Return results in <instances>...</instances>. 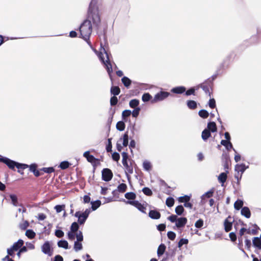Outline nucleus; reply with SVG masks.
<instances>
[{
  "mask_svg": "<svg viewBox=\"0 0 261 261\" xmlns=\"http://www.w3.org/2000/svg\"><path fill=\"white\" fill-rule=\"evenodd\" d=\"M93 24L97 30L99 29L100 24V18L99 14L98 7L96 2L92 0L89 4L87 14V18L81 24L79 30L82 37L91 46V42L89 41L90 37L92 31Z\"/></svg>",
  "mask_w": 261,
  "mask_h": 261,
  "instance_id": "f257e3e1",
  "label": "nucleus"
},
{
  "mask_svg": "<svg viewBox=\"0 0 261 261\" xmlns=\"http://www.w3.org/2000/svg\"><path fill=\"white\" fill-rule=\"evenodd\" d=\"M103 50L105 54H106V57H107V60L106 61H105L104 58L102 57L103 54L101 52L99 54L98 56H99L100 60L105 65L107 70V72H108L109 74L110 75L111 73L113 71L112 64L110 63V58H109V54H108V52L105 50V49L104 48H103Z\"/></svg>",
  "mask_w": 261,
  "mask_h": 261,
  "instance_id": "f03ea898",
  "label": "nucleus"
},
{
  "mask_svg": "<svg viewBox=\"0 0 261 261\" xmlns=\"http://www.w3.org/2000/svg\"><path fill=\"white\" fill-rule=\"evenodd\" d=\"M170 95V93L166 91H161L158 93H156L152 100V102H156L160 101H162L167 97H168Z\"/></svg>",
  "mask_w": 261,
  "mask_h": 261,
  "instance_id": "7ed1b4c3",
  "label": "nucleus"
},
{
  "mask_svg": "<svg viewBox=\"0 0 261 261\" xmlns=\"http://www.w3.org/2000/svg\"><path fill=\"white\" fill-rule=\"evenodd\" d=\"M126 203L131 204L134 206H135L139 211L143 213L146 214V207L144 206L141 203H140L138 201H125L124 200Z\"/></svg>",
  "mask_w": 261,
  "mask_h": 261,
  "instance_id": "20e7f679",
  "label": "nucleus"
},
{
  "mask_svg": "<svg viewBox=\"0 0 261 261\" xmlns=\"http://www.w3.org/2000/svg\"><path fill=\"white\" fill-rule=\"evenodd\" d=\"M102 179L105 181H109L113 177V173L112 171L108 168H105L102 170Z\"/></svg>",
  "mask_w": 261,
  "mask_h": 261,
  "instance_id": "39448f33",
  "label": "nucleus"
},
{
  "mask_svg": "<svg viewBox=\"0 0 261 261\" xmlns=\"http://www.w3.org/2000/svg\"><path fill=\"white\" fill-rule=\"evenodd\" d=\"M41 251L45 254L50 256L53 254V250H51L50 245L48 241H46L41 246Z\"/></svg>",
  "mask_w": 261,
  "mask_h": 261,
  "instance_id": "423d86ee",
  "label": "nucleus"
},
{
  "mask_svg": "<svg viewBox=\"0 0 261 261\" xmlns=\"http://www.w3.org/2000/svg\"><path fill=\"white\" fill-rule=\"evenodd\" d=\"M0 162H3L6 164L8 167L11 169H14L15 167H16V162L12 161L7 158L6 157H1L0 158Z\"/></svg>",
  "mask_w": 261,
  "mask_h": 261,
  "instance_id": "0eeeda50",
  "label": "nucleus"
},
{
  "mask_svg": "<svg viewBox=\"0 0 261 261\" xmlns=\"http://www.w3.org/2000/svg\"><path fill=\"white\" fill-rule=\"evenodd\" d=\"M249 168L248 166H246L244 164H237L235 166L234 170L235 171L237 172L238 173L241 172V174H242L244 171Z\"/></svg>",
  "mask_w": 261,
  "mask_h": 261,
  "instance_id": "6e6552de",
  "label": "nucleus"
},
{
  "mask_svg": "<svg viewBox=\"0 0 261 261\" xmlns=\"http://www.w3.org/2000/svg\"><path fill=\"white\" fill-rule=\"evenodd\" d=\"M187 222V219L185 217H180L177 219L176 222V226L177 228L184 227Z\"/></svg>",
  "mask_w": 261,
  "mask_h": 261,
  "instance_id": "1a4fd4ad",
  "label": "nucleus"
},
{
  "mask_svg": "<svg viewBox=\"0 0 261 261\" xmlns=\"http://www.w3.org/2000/svg\"><path fill=\"white\" fill-rule=\"evenodd\" d=\"M74 216L78 218V222L81 224H83L86 220H87V218L85 216H83L82 214L80 212H76Z\"/></svg>",
  "mask_w": 261,
  "mask_h": 261,
  "instance_id": "9d476101",
  "label": "nucleus"
},
{
  "mask_svg": "<svg viewBox=\"0 0 261 261\" xmlns=\"http://www.w3.org/2000/svg\"><path fill=\"white\" fill-rule=\"evenodd\" d=\"M221 144L224 146L227 150H230L232 149L235 153H237L236 150L233 148L232 143L230 141H226L225 140H222L221 141Z\"/></svg>",
  "mask_w": 261,
  "mask_h": 261,
  "instance_id": "9b49d317",
  "label": "nucleus"
},
{
  "mask_svg": "<svg viewBox=\"0 0 261 261\" xmlns=\"http://www.w3.org/2000/svg\"><path fill=\"white\" fill-rule=\"evenodd\" d=\"M148 216L152 219H159L161 217V214L156 210H150Z\"/></svg>",
  "mask_w": 261,
  "mask_h": 261,
  "instance_id": "f8f14e48",
  "label": "nucleus"
},
{
  "mask_svg": "<svg viewBox=\"0 0 261 261\" xmlns=\"http://www.w3.org/2000/svg\"><path fill=\"white\" fill-rule=\"evenodd\" d=\"M10 198L11 200V203L14 206H22V204H19L18 201V198L16 195L15 194H11L10 195Z\"/></svg>",
  "mask_w": 261,
  "mask_h": 261,
  "instance_id": "ddd939ff",
  "label": "nucleus"
},
{
  "mask_svg": "<svg viewBox=\"0 0 261 261\" xmlns=\"http://www.w3.org/2000/svg\"><path fill=\"white\" fill-rule=\"evenodd\" d=\"M23 243L22 240L19 239L17 242L14 243L11 248L15 251H17L23 246Z\"/></svg>",
  "mask_w": 261,
  "mask_h": 261,
  "instance_id": "4468645a",
  "label": "nucleus"
},
{
  "mask_svg": "<svg viewBox=\"0 0 261 261\" xmlns=\"http://www.w3.org/2000/svg\"><path fill=\"white\" fill-rule=\"evenodd\" d=\"M186 89L184 86L176 87L171 89V92L175 94H182L185 92Z\"/></svg>",
  "mask_w": 261,
  "mask_h": 261,
  "instance_id": "2eb2a0df",
  "label": "nucleus"
},
{
  "mask_svg": "<svg viewBox=\"0 0 261 261\" xmlns=\"http://www.w3.org/2000/svg\"><path fill=\"white\" fill-rule=\"evenodd\" d=\"M241 215L245 217L246 218H249L251 216V212L249 208L247 206H244L242 208Z\"/></svg>",
  "mask_w": 261,
  "mask_h": 261,
  "instance_id": "dca6fc26",
  "label": "nucleus"
},
{
  "mask_svg": "<svg viewBox=\"0 0 261 261\" xmlns=\"http://www.w3.org/2000/svg\"><path fill=\"white\" fill-rule=\"evenodd\" d=\"M253 246L261 250V240L259 237H254L252 240Z\"/></svg>",
  "mask_w": 261,
  "mask_h": 261,
  "instance_id": "f3484780",
  "label": "nucleus"
},
{
  "mask_svg": "<svg viewBox=\"0 0 261 261\" xmlns=\"http://www.w3.org/2000/svg\"><path fill=\"white\" fill-rule=\"evenodd\" d=\"M83 156L87 159L89 162L90 163H92L96 160L93 155L90 154L89 151L85 152L83 154Z\"/></svg>",
  "mask_w": 261,
  "mask_h": 261,
  "instance_id": "a211bd4d",
  "label": "nucleus"
},
{
  "mask_svg": "<svg viewBox=\"0 0 261 261\" xmlns=\"http://www.w3.org/2000/svg\"><path fill=\"white\" fill-rule=\"evenodd\" d=\"M210 132L214 133L217 131V126L215 122H210L208 123L207 128Z\"/></svg>",
  "mask_w": 261,
  "mask_h": 261,
  "instance_id": "6ab92c4d",
  "label": "nucleus"
},
{
  "mask_svg": "<svg viewBox=\"0 0 261 261\" xmlns=\"http://www.w3.org/2000/svg\"><path fill=\"white\" fill-rule=\"evenodd\" d=\"M187 105L188 108L191 110H194L197 108V102L192 100H189L187 101Z\"/></svg>",
  "mask_w": 261,
  "mask_h": 261,
  "instance_id": "aec40b11",
  "label": "nucleus"
},
{
  "mask_svg": "<svg viewBox=\"0 0 261 261\" xmlns=\"http://www.w3.org/2000/svg\"><path fill=\"white\" fill-rule=\"evenodd\" d=\"M121 81L124 86L127 88H128L129 87L132 83V81L126 76H123L121 79Z\"/></svg>",
  "mask_w": 261,
  "mask_h": 261,
  "instance_id": "412c9836",
  "label": "nucleus"
},
{
  "mask_svg": "<svg viewBox=\"0 0 261 261\" xmlns=\"http://www.w3.org/2000/svg\"><path fill=\"white\" fill-rule=\"evenodd\" d=\"M132 111L129 110H125L122 113V119L125 122L127 121V118L130 116Z\"/></svg>",
  "mask_w": 261,
  "mask_h": 261,
  "instance_id": "4be33fe9",
  "label": "nucleus"
},
{
  "mask_svg": "<svg viewBox=\"0 0 261 261\" xmlns=\"http://www.w3.org/2000/svg\"><path fill=\"white\" fill-rule=\"evenodd\" d=\"M224 229L226 232H228L231 230L232 228V223L229 222L227 219H225L224 222Z\"/></svg>",
  "mask_w": 261,
  "mask_h": 261,
  "instance_id": "5701e85b",
  "label": "nucleus"
},
{
  "mask_svg": "<svg viewBox=\"0 0 261 261\" xmlns=\"http://www.w3.org/2000/svg\"><path fill=\"white\" fill-rule=\"evenodd\" d=\"M211 136V132L207 129H204L201 134L202 139L204 141H206Z\"/></svg>",
  "mask_w": 261,
  "mask_h": 261,
  "instance_id": "b1692460",
  "label": "nucleus"
},
{
  "mask_svg": "<svg viewBox=\"0 0 261 261\" xmlns=\"http://www.w3.org/2000/svg\"><path fill=\"white\" fill-rule=\"evenodd\" d=\"M227 174L224 172H222L220 173V174L218 176V180L222 184V186L224 184L227 179Z\"/></svg>",
  "mask_w": 261,
  "mask_h": 261,
  "instance_id": "393cba45",
  "label": "nucleus"
},
{
  "mask_svg": "<svg viewBox=\"0 0 261 261\" xmlns=\"http://www.w3.org/2000/svg\"><path fill=\"white\" fill-rule=\"evenodd\" d=\"M139 100L137 99H132L129 102V106L131 108L135 109L136 108H139L138 107L139 105Z\"/></svg>",
  "mask_w": 261,
  "mask_h": 261,
  "instance_id": "a878e982",
  "label": "nucleus"
},
{
  "mask_svg": "<svg viewBox=\"0 0 261 261\" xmlns=\"http://www.w3.org/2000/svg\"><path fill=\"white\" fill-rule=\"evenodd\" d=\"M166 246L164 244H161L159 245L157 251V254L158 256H160L164 254L166 250Z\"/></svg>",
  "mask_w": 261,
  "mask_h": 261,
  "instance_id": "bb28decb",
  "label": "nucleus"
},
{
  "mask_svg": "<svg viewBox=\"0 0 261 261\" xmlns=\"http://www.w3.org/2000/svg\"><path fill=\"white\" fill-rule=\"evenodd\" d=\"M58 246L59 247L63 248L64 249L68 248V243L66 240H60L58 242Z\"/></svg>",
  "mask_w": 261,
  "mask_h": 261,
  "instance_id": "cd10ccee",
  "label": "nucleus"
},
{
  "mask_svg": "<svg viewBox=\"0 0 261 261\" xmlns=\"http://www.w3.org/2000/svg\"><path fill=\"white\" fill-rule=\"evenodd\" d=\"M125 124L124 121H119L116 124V128L119 131H123L124 130Z\"/></svg>",
  "mask_w": 261,
  "mask_h": 261,
  "instance_id": "c85d7f7f",
  "label": "nucleus"
},
{
  "mask_svg": "<svg viewBox=\"0 0 261 261\" xmlns=\"http://www.w3.org/2000/svg\"><path fill=\"white\" fill-rule=\"evenodd\" d=\"M91 203L92 205L91 208L92 209L93 211H95L100 206L101 201L99 200H97L94 201H92Z\"/></svg>",
  "mask_w": 261,
  "mask_h": 261,
  "instance_id": "c756f323",
  "label": "nucleus"
},
{
  "mask_svg": "<svg viewBox=\"0 0 261 261\" xmlns=\"http://www.w3.org/2000/svg\"><path fill=\"white\" fill-rule=\"evenodd\" d=\"M120 92V89L118 86H112L111 88V93L114 96L118 95Z\"/></svg>",
  "mask_w": 261,
  "mask_h": 261,
  "instance_id": "7c9ffc66",
  "label": "nucleus"
},
{
  "mask_svg": "<svg viewBox=\"0 0 261 261\" xmlns=\"http://www.w3.org/2000/svg\"><path fill=\"white\" fill-rule=\"evenodd\" d=\"M243 205V201L241 200H237L234 203V207L237 210H239Z\"/></svg>",
  "mask_w": 261,
  "mask_h": 261,
  "instance_id": "2f4dec72",
  "label": "nucleus"
},
{
  "mask_svg": "<svg viewBox=\"0 0 261 261\" xmlns=\"http://www.w3.org/2000/svg\"><path fill=\"white\" fill-rule=\"evenodd\" d=\"M123 166L125 168V172H126V173L127 174V173H128V174H132L133 173V167L131 165V164L128 165V164L127 163V164L124 165Z\"/></svg>",
  "mask_w": 261,
  "mask_h": 261,
  "instance_id": "473e14b6",
  "label": "nucleus"
},
{
  "mask_svg": "<svg viewBox=\"0 0 261 261\" xmlns=\"http://www.w3.org/2000/svg\"><path fill=\"white\" fill-rule=\"evenodd\" d=\"M25 236L29 239H32L36 236L35 232L32 229H28L25 232Z\"/></svg>",
  "mask_w": 261,
  "mask_h": 261,
  "instance_id": "72a5a7b5",
  "label": "nucleus"
},
{
  "mask_svg": "<svg viewBox=\"0 0 261 261\" xmlns=\"http://www.w3.org/2000/svg\"><path fill=\"white\" fill-rule=\"evenodd\" d=\"M74 249L76 252H77L83 248V246L82 243L79 241H75L74 243Z\"/></svg>",
  "mask_w": 261,
  "mask_h": 261,
  "instance_id": "f704fd0d",
  "label": "nucleus"
},
{
  "mask_svg": "<svg viewBox=\"0 0 261 261\" xmlns=\"http://www.w3.org/2000/svg\"><path fill=\"white\" fill-rule=\"evenodd\" d=\"M198 114L200 117L202 118H206L208 117L209 114L205 110H201L199 111Z\"/></svg>",
  "mask_w": 261,
  "mask_h": 261,
  "instance_id": "c9c22d12",
  "label": "nucleus"
},
{
  "mask_svg": "<svg viewBox=\"0 0 261 261\" xmlns=\"http://www.w3.org/2000/svg\"><path fill=\"white\" fill-rule=\"evenodd\" d=\"M127 189V186L126 184L122 183L118 185L117 187V191L121 193L124 192Z\"/></svg>",
  "mask_w": 261,
  "mask_h": 261,
  "instance_id": "e433bc0d",
  "label": "nucleus"
},
{
  "mask_svg": "<svg viewBox=\"0 0 261 261\" xmlns=\"http://www.w3.org/2000/svg\"><path fill=\"white\" fill-rule=\"evenodd\" d=\"M29 166L27 164L16 163V167L18 169V172H20L21 169L23 170L27 168Z\"/></svg>",
  "mask_w": 261,
  "mask_h": 261,
  "instance_id": "4c0bfd02",
  "label": "nucleus"
},
{
  "mask_svg": "<svg viewBox=\"0 0 261 261\" xmlns=\"http://www.w3.org/2000/svg\"><path fill=\"white\" fill-rule=\"evenodd\" d=\"M184 211V208L181 205H178L175 209V212L177 215H181Z\"/></svg>",
  "mask_w": 261,
  "mask_h": 261,
  "instance_id": "58836bf2",
  "label": "nucleus"
},
{
  "mask_svg": "<svg viewBox=\"0 0 261 261\" xmlns=\"http://www.w3.org/2000/svg\"><path fill=\"white\" fill-rule=\"evenodd\" d=\"M125 197L128 200H134L136 197V195L133 192H127L125 194Z\"/></svg>",
  "mask_w": 261,
  "mask_h": 261,
  "instance_id": "ea45409f",
  "label": "nucleus"
},
{
  "mask_svg": "<svg viewBox=\"0 0 261 261\" xmlns=\"http://www.w3.org/2000/svg\"><path fill=\"white\" fill-rule=\"evenodd\" d=\"M128 144V135L127 132L125 133L123 136V146L126 147Z\"/></svg>",
  "mask_w": 261,
  "mask_h": 261,
  "instance_id": "a19ab883",
  "label": "nucleus"
},
{
  "mask_svg": "<svg viewBox=\"0 0 261 261\" xmlns=\"http://www.w3.org/2000/svg\"><path fill=\"white\" fill-rule=\"evenodd\" d=\"M143 167L145 170L149 171L151 168V165L149 161H145L143 163Z\"/></svg>",
  "mask_w": 261,
  "mask_h": 261,
  "instance_id": "79ce46f5",
  "label": "nucleus"
},
{
  "mask_svg": "<svg viewBox=\"0 0 261 261\" xmlns=\"http://www.w3.org/2000/svg\"><path fill=\"white\" fill-rule=\"evenodd\" d=\"M79 228V226L78 223L77 222H74L72 223L71 225V227H70L71 231H72L73 232H76L78 230Z\"/></svg>",
  "mask_w": 261,
  "mask_h": 261,
  "instance_id": "37998d69",
  "label": "nucleus"
},
{
  "mask_svg": "<svg viewBox=\"0 0 261 261\" xmlns=\"http://www.w3.org/2000/svg\"><path fill=\"white\" fill-rule=\"evenodd\" d=\"M174 203V199L172 197H168L166 201V204L168 207H172Z\"/></svg>",
  "mask_w": 261,
  "mask_h": 261,
  "instance_id": "c03bdc74",
  "label": "nucleus"
},
{
  "mask_svg": "<svg viewBox=\"0 0 261 261\" xmlns=\"http://www.w3.org/2000/svg\"><path fill=\"white\" fill-rule=\"evenodd\" d=\"M70 164L67 161H63L60 164V168L62 169H66L69 167Z\"/></svg>",
  "mask_w": 261,
  "mask_h": 261,
  "instance_id": "a18cd8bd",
  "label": "nucleus"
},
{
  "mask_svg": "<svg viewBox=\"0 0 261 261\" xmlns=\"http://www.w3.org/2000/svg\"><path fill=\"white\" fill-rule=\"evenodd\" d=\"M151 96L150 95V94H149L148 93H144L143 95H142V100L144 101V102H147L149 100H150V99H151Z\"/></svg>",
  "mask_w": 261,
  "mask_h": 261,
  "instance_id": "49530a36",
  "label": "nucleus"
},
{
  "mask_svg": "<svg viewBox=\"0 0 261 261\" xmlns=\"http://www.w3.org/2000/svg\"><path fill=\"white\" fill-rule=\"evenodd\" d=\"M190 199V196L188 195H185L184 196H181L178 198V201L179 202H185L189 201Z\"/></svg>",
  "mask_w": 261,
  "mask_h": 261,
  "instance_id": "de8ad7c7",
  "label": "nucleus"
},
{
  "mask_svg": "<svg viewBox=\"0 0 261 261\" xmlns=\"http://www.w3.org/2000/svg\"><path fill=\"white\" fill-rule=\"evenodd\" d=\"M195 90H196V89H195L194 87L191 88L189 89H188L187 91H185L186 92L185 94L187 96H189L191 95H195Z\"/></svg>",
  "mask_w": 261,
  "mask_h": 261,
  "instance_id": "09e8293b",
  "label": "nucleus"
},
{
  "mask_svg": "<svg viewBox=\"0 0 261 261\" xmlns=\"http://www.w3.org/2000/svg\"><path fill=\"white\" fill-rule=\"evenodd\" d=\"M142 192L145 195L147 196H151L152 194V191L149 188L147 187H145L143 188Z\"/></svg>",
  "mask_w": 261,
  "mask_h": 261,
  "instance_id": "8fccbe9b",
  "label": "nucleus"
},
{
  "mask_svg": "<svg viewBox=\"0 0 261 261\" xmlns=\"http://www.w3.org/2000/svg\"><path fill=\"white\" fill-rule=\"evenodd\" d=\"M141 110V109L140 108H136L134 109L133 112H132V114L133 117L137 118L139 115L140 111Z\"/></svg>",
  "mask_w": 261,
  "mask_h": 261,
  "instance_id": "3c124183",
  "label": "nucleus"
},
{
  "mask_svg": "<svg viewBox=\"0 0 261 261\" xmlns=\"http://www.w3.org/2000/svg\"><path fill=\"white\" fill-rule=\"evenodd\" d=\"M65 206V205H57L55 206V209L57 213H60L62 211L64 210Z\"/></svg>",
  "mask_w": 261,
  "mask_h": 261,
  "instance_id": "603ef678",
  "label": "nucleus"
},
{
  "mask_svg": "<svg viewBox=\"0 0 261 261\" xmlns=\"http://www.w3.org/2000/svg\"><path fill=\"white\" fill-rule=\"evenodd\" d=\"M189 241L187 239H181L178 243V247L180 248L183 245L187 244Z\"/></svg>",
  "mask_w": 261,
  "mask_h": 261,
  "instance_id": "864d4df0",
  "label": "nucleus"
},
{
  "mask_svg": "<svg viewBox=\"0 0 261 261\" xmlns=\"http://www.w3.org/2000/svg\"><path fill=\"white\" fill-rule=\"evenodd\" d=\"M167 237L170 240H174L176 237V234L173 231H170L167 232Z\"/></svg>",
  "mask_w": 261,
  "mask_h": 261,
  "instance_id": "5fc2aeb1",
  "label": "nucleus"
},
{
  "mask_svg": "<svg viewBox=\"0 0 261 261\" xmlns=\"http://www.w3.org/2000/svg\"><path fill=\"white\" fill-rule=\"evenodd\" d=\"M29 225V223L27 221H25L23 223L19 224V227L22 230L26 229Z\"/></svg>",
  "mask_w": 261,
  "mask_h": 261,
  "instance_id": "6e6d98bb",
  "label": "nucleus"
},
{
  "mask_svg": "<svg viewBox=\"0 0 261 261\" xmlns=\"http://www.w3.org/2000/svg\"><path fill=\"white\" fill-rule=\"evenodd\" d=\"M214 191L213 190H211L205 193L202 196V198H203L204 197L207 198H210L212 197Z\"/></svg>",
  "mask_w": 261,
  "mask_h": 261,
  "instance_id": "4d7b16f0",
  "label": "nucleus"
},
{
  "mask_svg": "<svg viewBox=\"0 0 261 261\" xmlns=\"http://www.w3.org/2000/svg\"><path fill=\"white\" fill-rule=\"evenodd\" d=\"M55 235L57 237L61 238L64 236V233L62 230L58 229L55 231Z\"/></svg>",
  "mask_w": 261,
  "mask_h": 261,
  "instance_id": "13d9d810",
  "label": "nucleus"
},
{
  "mask_svg": "<svg viewBox=\"0 0 261 261\" xmlns=\"http://www.w3.org/2000/svg\"><path fill=\"white\" fill-rule=\"evenodd\" d=\"M76 241L79 242H82L83 240V236L81 231H79L76 234Z\"/></svg>",
  "mask_w": 261,
  "mask_h": 261,
  "instance_id": "bf43d9fd",
  "label": "nucleus"
},
{
  "mask_svg": "<svg viewBox=\"0 0 261 261\" xmlns=\"http://www.w3.org/2000/svg\"><path fill=\"white\" fill-rule=\"evenodd\" d=\"M41 170L44 172L47 173H51L55 171V169L53 167L43 168Z\"/></svg>",
  "mask_w": 261,
  "mask_h": 261,
  "instance_id": "052dcab7",
  "label": "nucleus"
},
{
  "mask_svg": "<svg viewBox=\"0 0 261 261\" xmlns=\"http://www.w3.org/2000/svg\"><path fill=\"white\" fill-rule=\"evenodd\" d=\"M203 225V221L202 219H199L195 223V227L198 228H201Z\"/></svg>",
  "mask_w": 261,
  "mask_h": 261,
  "instance_id": "680f3d73",
  "label": "nucleus"
},
{
  "mask_svg": "<svg viewBox=\"0 0 261 261\" xmlns=\"http://www.w3.org/2000/svg\"><path fill=\"white\" fill-rule=\"evenodd\" d=\"M118 102V99L117 98L114 96L111 98L110 99V103L111 106H115Z\"/></svg>",
  "mask_w": 261,
  "mask_h": 261,
  "instance_id": "e2e57ef3",
  "label": "nucleus"
},
{
  "mask_svg": "<svg viewBox=\"0 0 261 261\" xmlns=\"http://www.w3.org/2000/svg\"><path fill=\"white\" fill-rule=\"evenodd\" d=\"M200 87L206 93H210L209 86L203 84L200 85Z\"/></svg>",
  "mask_w": 261,
  "mask_h": 261,
  "instance_id": "0e129e2a",
  "label": "nucleus"
},
{
  "mask_svg": "<svg viewBox=\"0 0 261 261\" xmlns=\"http://www.w3.org/2000/svg\"><path fill=\"white\" fill-rule=\"evenodd\" d=\"M167 219L171 222H176L177 219V216L175 215H172L167 218Z\"/></svg>",
  "mask_w": 261,
  "mask_h": 261,
  "instance_id": "69168bd1",
  "label": "nucleus"
},
{
  "mask_svg": "<svg viewBox=\"0 0 261 261\" xmlns=\"http://www.w3.org/2000/svg\"><path fill=\"white\" fill-rule=\"evenodd\" d=\"M208 106L212 109H214L216 107V101L214 98L210 99L208 102Z\"/></svg>",
  "mask_w": 261,
  "mask_h": 261,
  "instance_id": "338daca9",
  "label": "nucleus"
},
{
  "mask_svg": "<svg viewBox=\"0 0 261 261\" xmlns=\"http://www.w3.org/2000/svg\"><path fill=\"white\" fill-rule=\"evenodd\" d=\"M14 251H15L14 250L12 249L11 248H8L7 250L8 255L9 256H11V257H14L15 256Z\"/></svg>",
  "mask_w": 261,
  "mask_h": 261,
  "instance_id": "774afa93",
  "label": "nucleus"
}]
</instances>
